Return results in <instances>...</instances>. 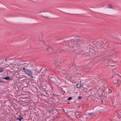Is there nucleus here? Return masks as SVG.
I'll use <instances>...</instances> for the list:
<instances>
[{
  "label": "nucleus",
  "mask_w": 121,
  "mask_h": 121,
  "mask_svg": "<svg viewBox=\"0 0 121 121\" xmlns=\"http://www.w3.org/2000/svg\"><path fill=\"white\" fill-rule=\"evenodd\" d=\"M90 48V46L87 43H86L84 46L83 49L84 51V52L85 53L86 56L88 55Z\"/></svg>",
  "instance_id": "obj_4"
},
{
  "label": "nucleus",
  "mask_w": 121,
  "mask_h": 121,
  "mask_svg": "<svg viewBox=\"0 0 121 121\" xmlns=\"http://www.w3.org/2000/svg\"><path fill=\"white\" fill-rule=\"evenodd\" d=\"M11 95V96H12V95H11L10 94H9L8 93V95Z\"/></svg>",
  "instance_id": "obj_39"
},
{
  "label": "nucleus",
  "mask_w": 121,
  "mask_h": 121,
  "mask_svg": "<svg viewBox=\"0 0 121 121\" xmlns=\"http://www.w3.org/2000/svg\"><path fill=\"white\" fill-rule=\"evenodd\" d=\"M105 110V109L104 108L101 107L99 108L98 112H104Z\"/></svg>",
  "instance_id": "obj_13"
},
{
  "label": "nucleus",
  "mask_w": 121,
  "mask_h": 121,
  "mask_svg": "<svg viewBox=\"0 0 121 121\" xmlns=\"http://www.w3.org/2000/svg\"><path fill=\"white\" fill-rule=\"evenodd\" d=\"M81 84L79 83L77 84L76 86L77 88H80L81 87Z\"/></svg>",
  "instance_id": "obj_22"
},
{
  "label": "nucleus",
  "mask_w": 121,
  "mask_h": 121,
  "mask_svg": "<svg viewBox=\"0 0 121 121\" xmlns=\"http://www.w3.org/2000/svg\"><path fill=\"white\" fill-rule=\"evenodd\" d=\"M109 66H114V65H110Z\"/></svg>",
  "instance_id": "obj_37"
},
{
  "label": "nucleus",
  "mask_w": 121,
  "mask_h": 121,
  "mask_svg": "<svg viewBox=\"0 0 121 121\" xmlns=\"http://www.w3.org/2000/svg\"><path fill=\"white\" fill-rule=\"evenodd\" d=\"M41 39H39V40H41V39H42V36H41Z\"/></svg>",
  "instance_id": "obj_34"
},
{
  "label": "nucleus",
  "mask_w": 121,
  "mask_h": 121,
  "mask_svg": "<svg viewBox=\"0 0 121 121\" xmlns=\"http://www.w3.org/2000/svg\"><path fill=\"white\" fill-rule=\"evenodd\" d=\"M94 112H91V113L88 112L87 113V115L89 116H92L93 115H94Z\"/></svg>",
  "instance_id": "obj_20"
},
{
  "label": "nucleus",
  "mask_w": 121,
  "mask_h": 121,
  "mask_svg": "<svg viewBox=\"0 0 121 121\" xmlns=\"http://www.w3.org/2000/svg\"><path fill=\"white\" fill-rule=\"evenodd\" d=\"M41 13V12H40L39 13Z\"/></svg>",
  "instance_id": "obj_44"
},
{
  "label": "nucleus",
  "mask_w": 121,
  "mask_h": 121,
  "mask_svg": "<svg viewBox=\"0 0 121 121\" xmlns=\"http://www.w3.org/2000/svg\"><path fill=\"white\" fill-rule=\"evenodd\" d=\"M56 70L58 72H60L62 71V69L60 67H58L56 68Z\"/></svg>",
  "instance_id": "obj_14"
},
{
  "label": "nucleus",
  "mask_w": 121,
  "mask_h": 121,
  "mask_svg": "<svg viewBox=\"0 0 121 121\" xmlns=\"http://www.w3.org/2000/svg\"><path fill=\"white\" fill-rule=\"evenodd\" d=\"M13 59H9L8 60V63H9V65H8V69L9 68H11L12 69L13 68V66L12 65V64L13 63Z\"/></svg>",
  "instance_id": "obj_8"
},
{
  "label": "nucleus",
  "mask_w": 121,
  "mask_h": 121,
  "mask_svg": "<svg viewBox=\"0 0 121 121\" xmlns=\"http://www.w3.org/2000/svg\"><path fill=\"white\" fill-rule=\"evenodd\" d=\"M5 79L6 80H8V77H6L5 78H3V79Z\"/></svg>",
  "instance_id": "obj_29"
},
{
  "label": "nucleus",
  "mask_w": 121,
  "mask_h": 121,
  "mask_svg": "<svg viewBox=\"0 0 121 121\" xmlns=\"http://www.w3.org/2000/svg\"><path fill=\"white\" fill-rule=\"evenodd\" d=\"M105 44H106L105 45H104L103 46L104 48L105 49H106V48L108 47V44H106V43H105Z\"/></svg>",
  "instance_id": "obj_23"
},
{
  "label": "nucleus",
  "mask_w": 121,
  "mask_h": 121,
  "mask_svg": "<svg viewBox=\"0 0 121 121\" xmlns=\"http://www.w3.org/2000/svg\"><path fill=\"white\" fill-rule=\"evenodd\" d=\"M105 44H105V43H104L103 42H102L100 43V45L102 47H103L104 45H105Z\"/></svg>",
  "instance_id": "obj_25"
},
{
  "label": "nucleus",
  "mask_w": 121,
  "mask_h": 121,
  "mask_svg": "<svg viewBox=\"0 0 121 121\" xmlns=\"http://www.w3.org/2000/svg\"><path fill=\"white\" fill-rule=\"evenodd\" d=\"M5 61H7V59H5Z\"/></svg>",
  "instance_id": "obj_42"
},
{
  "label": "nucleus",
  "mask_w": 121,
  "mask_h": 121,
  "mask_svg": "<svg viewBox=\"0 0 121 121\" xmlns=\"http://www.w3.org/2000/svg\"><path fill=\"white\" fill-rule=\"evenodd\" d=\"M114 76L112 75L111 76L110 78H114L113 77Z\"/></svg>",
  "instance_id": "obj_32"
},
{
  "label": "nucleus",
  "mask_w": 121,
  "mask_h": 121,
  "mask_svg": "<svg viewBox=\"0 0 121 121\" xmlns=\"http://www.w3.org/2000/svg\"><path fill=\"white\" fill-rule=\"evenodd\" d=\"M113 82L116 84H119L120 82V81L119 79H117V81L115 80L113 81Z\"/></svg>",
  "instance_id": "obj_15"
},
{
  "label": "nucleus",
  "mask_w": 121,
  "mask_h": 121,
  "mask_svg": "<svg viewBox=\"0 0 121 121\" xmlns=\"http://www.w3.org/2000/svg\"><path fill=\"white\" fill-rule=\"evenodd\" d=\"M117 75H118L121 78V76L119 74H117Z\"/></svg>",
  "instance_id": "obj_40"
},
{
  "label": "nucleus",
  "mask_w": 121,
  "mask_h": 121,
  "mask_svg": "<svg viewBox=\"0 0 121 121\" xmlns=\"http://www.w3.org/2000/svg\"><path fill=\"white\" fill-rule=\"evenodd\" d=\"M60 63L57 60H55L54 62V64H57L56 65H57L59 64V63Z\"/></svg>",
  "instance_id": "obj_17"
},
{
  "label": "nucleus",
  "mask_w": 121,
  "mask_h": 121,
  "mask_svg": "<svg viewBox=\"0 0 121 121\" xmlns=\"http://www.w3.org/2000/svg\"><path fill=\"white\" fill-rule=\"evenodd\" d=\"M3 70V69L2 68L0 69V72H2Z\"/></svg>",
  "instance_id": "obj_30"
},
{
  "label": "nucleus",
  "mask_w": 121,
  "mask_h": 121,
  "mask_svg": "<svg viewBox=\"0 0 121 121\" xmlns=\"http://www.w3.org/2000/svg\"><path fill=\"white\" fill-rule=\"evenodd\" d=\"M15 71V73H17V70H15V71Z\"/></svg>",
  "instance_id": "obj_36"
},
{
  "label": "nucleus",
  "mask_w": 121,
  "mask_h": 121,
  "mask_svg": "<svg viewBox=\"0 0 121 121\" xmlns=\"http://www.w3.org/2000/svg\"><path fill=\"white\" fill-rule=\"evenodd\" d=\"M74 51V52L76 53L78 55H81L82 56H86L85 53L84 52V51H79L78 50H76V52H74V51Z\"/></svg>",
  "instance_id": "obj_7"
},
{
  "label": "nucleus",
  "mask_w": 121,
  "mask_h": 121,
  "mask_svg": "<svg viewBox=\"0 0 121 121\" xmlns=\"http://www.w3.org/2000/svg\"><path fill=\"white\" fill-rule=\"evenodd\" d=\"M61 72H62L63 75L67 77L69 76V72L68 70L63 69H62Z\"/></svg>",
  "instance_id": "obj_9"
},
{
  "label": "nucleus",
  "mask_w": 121,
  "mask_h": 121,
  "mask_svg": "<svg viewBox=\"0 0 121 121\" xmlns=\"http://www.w3.org/2000/svg\"><path fill=\"white\" fill-rule=\"evenodd\" d=\"M73 69V70L74 71L76 70V68H75V65L74 64H72L70 66Z\"/></svg>",
  "instance_id": "obj_19"
},
{
  "label": "nucleus",
  "mask_w": 121,
  "mask_h": 121,
  "mask_svg": "<svg viewBox=\"0 0 121 121\" xmlns=\"http://www.w3.org/2000/svg\"><path fill=\"white\" fill-rule=\"evenodd\" d=\"M78 98L79 99H81L82 98V97L81 96H79L78 97Z\"/></svg>",
  "instance_id": "obj_31"
},
{
  "label": "nucleus",
  "mask_w": 121,
  "mask_h": 121,
  "mask_svg": "<svg viewBox=\"0 0 121 121\" xmlns=\"http://www.w3.org/2000/svg\"><path fill=\"white\" fill-rule=\"evenodd\" d=\"M53 110V109L51 110L50 111V113H51L52 112V110Z\"/></svg>",
  "instance_id": "obj_35"
},
{
  "label": "nucleus",
  "mask_w": 121,
  "mask_h": 121,
  "mask_svg": "<svg viewBox=\"0 0 121 121\" xmlns=\"http://www.w3.org/2000/svg\"><path fill=\"white\" fill-rule=\"evenodd\" d=\"M50 81L52 83H55L56 81V79L52 77H49Z\"/></svg>",
  "instance_id": "obj_11"
},
{
  "label": "nucleus",
  "mask_w": 121,
  "mask_h": 121,
  "mask_svg": "<svg viewBox=\"0 0 121 121\" xmlns=\"http://www.w3.org/2000/svg\"><path fill=\"white\" fill-rule=\"evenodd\" d=\"M119 85H117V87H118V86H119Z\"/></svg>",
  "instance_id": "obj_41"
},
{
  "label": "nucleus",
  "mask_w": 121,
  "mask_h": 121,
  "mask_svg": "<svg viewBox=\"0 0 121 121\" xmlns=\"http://www.w3.org/2000/svg\"><path fill=\"white\" fill-rule=\"evenodd\" d=\"M72 99V98L71 97H69L68 99V100H70L71 99Z\"/></svg>",
  "instance_id": "obj_28"
},
{
  "label": "nucleus",
  "mask_w": 121,
  "mask_h": 121,
  "mask_svg": "<svg viewBox=\"0 0 121 121\" xmlns=\"http://www.w3.org/2000/svg\"><path fill=\"white\" fill-rule=\"evenodd\" d=\"M28 66H31V64H28V65H27Z\"/></svg>",
  "instance_id": "obj_33"
},
{
  "label": "nucleus",
  "mask_w": 121,
  "mask_h": 121,
  "mask_svg": "<svg viewBox=\"0 0 121 121\" xmlns=\"http://www.w3.org/2000/svg\"><path fill=\"white\" fill-rule=\"evenodd\" d=\"M51 50H52V51H55L53 48L50 47H48L46 49V50L48 52L50 51H51Z\"/></svg>",
  "instance_id": "obj_16"
},
{
  "label": "nucleus",
  "mask_w": 121,
  "mask_h": 121,
  "mask_svg": "<svg viewBox=\"0 0 121 121\" xmlns=\"http://www.w3.org/2000/svg\"><path fill=\"white\" fill-rule=\"evenodd\" d=\"M75 40H83V39L80 38L79 37H76L74 39Z\"/></svg>",
  "instance_id": "obj_18"
},
{
  "label": "nucleus",
  "mask_w": 121,
  "mask_h": 121,
  "mask_svg": "<svg viewBox=\"0 0 121 121\" xmlns=\"http://www.w3.org/2000/svg\"><path fill=\"white\" fill-rule=\"evenodd\" d=\"M3 82V81H2V80H1V82Z\"/></svg>",
  "instance_id": "obj_43"
},
{
  "label": "nucleus",
  "mask_w": 121,
  "mask_h": 121,
  "mask_svg": "<svg viewBox=\"0 0 121 121\" xmlns=\"http://www.w3.org/2000/svg\"><path fill=\"white\" fill-rule=\"evenodd\" d=\"M108 7L110 8H111L113 7V6L112 5L109 4L108 5Z\"/></svg>",
  "instance_id": "obj_24"
},
{
  "label": "nucleus",
  "mask_w": 121,
  "mask_h": 121,
  "mask_svg": "<svg viewBox=\"0 0 121 121\" xmlns=\"http://www.w3.org/2000/svg\"><path fill=\"white\" fill-rule=\"evenodd\" d=\"M102 84H103V85H104V82H103L102 81Z\"/></svg>",
  "instance_id": "obj_38"
},
{
  "label": "nucleus",
  "mask_w": 121,
  "mask_h": 121,
  "mask_svg": "<svg viewBox=\"0 0 121 121\" xmlns=\"http://www.w3.org/2000/svg\"><path fill=\"white\" fill-rule=\"evenodd\" d=\"M69 48H66L65 50H64L61 49L60 50H59L58 49H57L56 48V50H55V51H58L59 52V53H71L73 52V51H74V49L73 48L71 49V50H68Z\"/></svg>",
  "instance_id": "obj_3"
},
{
  "label": "nucleus",
  "mask_w": 121,
  "mask_h": 121,
  "mask_svg": "<svg viewBox=\"0 0 121 121\" xmlns=\"http://www.w3.org/2000/svg\"><path fill=\"white\" fill-rule=\"evenodd\" d=\"M95 54L94 52H90V51H89L88 55L86 56L87 57L88 59H92V58H95Z\"/></svg>",
  "instance_id": "obj_6"
},
{
  "label": "nucleus",
  "mask_w": 121,
  "mask_h": 121,
  "mask_svg": "<svg viewBox=\"0 0 121 121\" xmlns=\"http://www.w3.org/2000/svg\"><path fill=\"white\" fill-rule=\"evenodd\" d=\"M71 41H69V42H65L64 43V45H65V46L66 45L67 47L68 46H69L70 48H69L68 50H71L72 48L74 49H74L75 48L74 43L73 42L71 39Z\"/></svg>",
  "instance_id": "obj_1"
},
{
  "label": "nucleus",
  "mask_w": 121,
  "mask_h": 121,
  "mask_svg": "<svg viewBox=\"0 0 121 121\" xmlns=\"http://www.w3.org/2000/svg\"><path fill=\"white\" fill-rule=\"evenodd\" d=\"M75 115L77 118L78 119L81 117V115L79 112L76 111L75 112Z\"/></svg>",
  "instance_id": "obj_12"
},
{
  "label": "nucleus",
  "mask_w": 121,
  "mask_h": 121,
  "mask_svg": "<svg viewBox=\"0 0 121 121\" xmlns=\"http://www.w3.org/2000/svg\"><path fill=\"white\" fill-rule=\"evenodd\" d=\"M41 15L42 16H43L45 17L46 18H48V17H46V16H44V15H43V14Z\"/></svg>",
  "instance_id": "obj_27"
},
{
  "label": "nucleus",
  "mask_w": 121,
  "mask_h": 121,
  "mask_svg": "<svg viewBox=\"0 0 121 121\" xmlns=\"http://www.w3.org/2000/svg\"><path fill=\"white\" fill-rule=\"evenodd\" d=\"M12 69L11 68H9L8 69V72H9V76H8V81L10 80H13V79L12 78L13 77L15 74V71H10Z\"/></svg>",
  "instance_id": "obj_2"
},
{
  "label": "nucleus",
  "mask_w": 121,
  "mask_h": 121,
  "mask_svg": "<svg viewBox=\"0 0 121 121\" xmlns=\"http://www.w3.org/2000/svg\"><path fill=\"white\" fill-rule=\"evenodd\" d=\"M82 42L80 41L77 42H76V43L74 44V46L75 48H80L81 47L82 45Z\"/></svg>",
  "instance_id": "obj_10"
},
{
  "label": "nucleus",
  "mask_w": 121,
  "mask_h": 121,
  "mask_svg": "<svg viewBox=\"0 0 121 121\" xmlns=\"http://www.w3.org/2000/svg\"><path fill=\"white\" fill-rule=\"evenodd\" d=\"M23 69L24 70V72L26 74L28 75L29 76L31 77L32 78H33L32 76L33 74V72L32 71L24 68H23Z\"/></svg>",
  "instance_id": "obj_5"
},
{
  "label": "nucleus",
  "mask_w": 121,
  "mask_h": 121,
  "mask_svg": "<svg viewBox=\"0 0 121 121\" xmlns=\"http://www.w3.org/2000/svg\"><path fill=\"white\" fill-rule=\"evenodd\" d=\"M23 119V117H20L17 118L16 119V120H18L20 121H21Z\"/></svg>",
  "instance_id": "obj_21"
},
{
  "label": "nucleus",
  "mask_w": 121,
  "mask_h": 121,
  "mask_svg": "<svg viewBox=\"0 0 121 121\" xmlns=\"http://www.w3.org/2000/svg\"><path fill=\"white\" fill-rule=\"evenodd\" d=\"M112 36H113L116 39H117L118 37V36L115 34L113 35Z\"/></svg>",
  "instance_id": "obj_26"
}]
</instances>
